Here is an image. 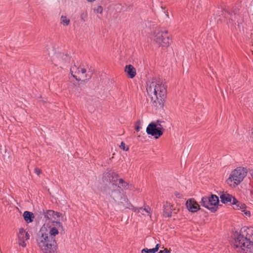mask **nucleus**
<instances>
[{"label": "nucleus", "mask_w": 253, "mask_h": 253, "mask_svg": "<svg viewBox=\"0 0 253 253\" xmlns=\"http://www.w3.org/2000/svg\"><path fill=\"white\" fill-rule=\"evenodd\" d=\"M187 210L191 212H196L200 209V205L193 198L188 199L186 202Z\"/></svg>", "instance_id": "obj_14"}, {"label": "nucleus", "mask_w": 253, "mask_h": 253, "mask_svg": "<svg viewBox=\"0 0 253 253\" xmlns=\"http://www.w3.org/2000/svg\"><path fill=\"white\" fill-rule=\"evenodd\" d=\"M168 31H159L155 36L156 42L160 45L164 47H167L169 45V37L167 35Z\"/></svg>", "instance_id": "obj_8"}, {"label": "nucleus", "mask_w": 253, "mask_h": 253, "mask_svg": "<svg viewBox=\"0 0 253 253\" xmlns=\"http://www.w3.org/2000/svg\"><path fill=\"white\" fill-rule=\"evenodd\" d=\"M163 214L165 217L171 216L172 211L173 210V206L168 202H166L163 205Z\"/></svg>", "instance_id": "obj_16"}, {"label": "nucleus", "mask_w": 253, "mask_h": 253, "mask_svg": "<svg viewBox=\"0 0 253 253\" xmlns=\"http://www.w3.org/2000/svg\"><path fill=\"white\" fill-rule=\"evenodd\" d=\"M18 238L19 245L25 247L26 246L25 241L29 239L30 235L28 232H25L23 228H20L18 234Z\"/></svg>", "instance_id": "obj_13"}, {"label": "nucleus", "mask_w": 253, "mask_h": 253, "mask_svg": "<svg viewBox=\"0 0 253 253\" xmlns=\"http://www.w3.org/2000/svg\"><path fill=\"white\" fill-rule=\"evenodd\" d=\"M163 253H170L167 249H165L163 251H162Z\"/></svg>", "instance_id": "obj_31"}, {"label": "nucleus", "mask_w": 253, "mask_h": 253, "mask_svg": "<svg viewBox=\"0 0 253 253\" xmlns=\"http://www.w3.org/2000/svg\"><path fill=\"white\" fill-rule=\"evenodd\" d=\"M140 121H137L136 124L135 125V129L136 130V131H139L140 130V129L141 128L140 126Z\"/></svg>", "instance_id": "obj_25"}, {"label": "nucleus", "mask_w": 253, "mask_h": 253, "mask_svg": "<svg viewBox=\"0 0 253 253\" xmlns=\"http://www.w3.org/2000/svg\"><path fill=\"white\" fill-rule=\"evenodd\" d=\"M247 170L245 169L242 167H238L233 170L227 181L232 182L234 181V183L238 185L242 181L246 176Z\"/></svg>", "instance_id": "obj_7"}, {"label": "nucleus", "mask_w": 253, "mask_h": 253, "mask_svg": "<svg viewBox=\"0 0 253 253\" xmlns=\"http://www.w3.org/2000/svg\"><path fill=\"white\" fill-rule=\"evenodd\" d=\"M41 170L38 168H35V173L37 174L38 175H39L41 173Z\"/></svg>", "instance_id": "obj_26"}, {"label": "nucleus", "mask_w": 253, "mask_h": 253, "mask_svg": "<svg viewBox=\"0 0 253 253\" xmlns=\"http://www.w3.org/2000/svg\"><path fill=\"white\" fill-rule=\"evenodd\" d=\"M251 245V242H249L243 236H242L241 233L235 239V242L233 247L235 249L241 248L242 250L245 251V248H249V246Z\"/></svg>", "instance_id": "obj_10"}, {"label": "nucleus", "mask_w": 253, "mask_h": 253, "mask_svg": "<svg viewBox=\"0 0 253 253\" xmlns=\"http://www.w3.org/2000/svg\"><path fill=\"white\" fill-rule=\"evenodd\" d=\"M120 148L125 151H127L129 149L128 147L126 146L124 142H121Z\"/></svg>", "instance_id": "obj_23"}, {"label": "nucleus", "mask_w": 253, "mask_h": 253, "mask_svg": "<svg viewBox=\"0 0 253 253\" xmlns=\"http://www.w3.org/2000/svg\"><path fill=\"white\" fill-rule=\"evenodd\" d=\"M87 0L89 2H93V1H95V0Z\"/></svg>", "instance_id": "obj_33"}, {"label": "nucleus", "mask_w": 253, "mask_h": 253, "mask_svg": "<svg viewBox=\"0 0 253 253\" xmlns=\"http://www.w3.org/2000/svg\"><path fill=\"white\" fill-rule=\"evenodd\" d=\"M60 23L64 26H68L70 22L69 19L67 18L66 16L62 15L60 18Z\"/></svg>", "instance_id": "obj_22"}, {"label": "nucleus", "mask_w": 253, "mask_h": 253, "mask_svg": "<svg viewBox=\"0 0 253 253\" xmlns=\"http://www.w3.org/2000/svg\"><path fill=\"white\" fill-rule=\"evenodd\" d=\"M228 14L230 15L231 16L230 19L231 20L232 22L235 21L236 16H235V13L234 12H232L231 13L229 12Z\"/></svg>", "instance_id": "obj_24"}, {"label": "nucleus", "mask_w": 253, "mask_h": 253, "mask_svg": "<svg viewBox=\"0 0 253 253\" xmlns=\"http://www.w3.org/2000/svg\"><path fill=\"white\" fill-rule=\"evenodd\" d=\"M221 202L223 204L230 203L235 205L238 209H242L245 208V205L240 203L235 197L229 194H222L220 195Z\"/></svg>", "instance_id": "obj_9"}, {"label": "nucleus", "mask_w": 253, "mask_h": 253, "mask_svg": "<svg viewBox=\"0 0 253 253\" xmlns=\"http://www.w3.org/2000/svg\"><path fill=\"white\" fill-rule=\"evenodd\" d=\"M240 233L242 236H243L246 240L251 242V239H253V228L244 227L241 228Z\"/></svg>", "instance_id": "obj_15"}, {"label": "nucleus", "mask_w": 253, "mask_h": 253, "mask_svg": "<svg viewBox=\"0 0 253 253\" xmlns=\"http://www.w3.org/2000/svg\"><path fill=\"white\" fill-rule=\"evenodd\" d=\"M175 196L178 198H180L181 197V194L179 193H176Z\"/></svg>", "instance_id": "obj_32"}, {"label": "nucleus", "mask_w": 253, "mask_h": 253, "mask_svg": "<svg viewBox=\"0 0 253 253\" xmlns=\"http://www.w3.org/2000/svg\"><path fill=\"white\" fill-rule=\"evenodd\" d=\"M119 175L113 170H110L105 172L102 176V181L105 185V186L101 190L103 194L106 198L109 200L111 198L110 193L111 191L118 190L122 191L121 187L117 185V182L118 180Z\"/></svg>", "instance_id": "obj_3"}, {"label": "nucleus", "mask_w": 253, "mask_h": 253, "mask_svg": "<svg viewBox=\"0 0 253 253\" xmlns=\"http://www.w3.org/2000/svg\"><path fill=\"white\" fill-rule=\"evenodd\" d=\"M245 211V214L246 215H248V216H250V211Z\"/></svg>", "instance_id": "obj_30"}, {"label": "nucleus", "mask_w": 253, "mask_h": 253, "mask_svg": "<svg viewBox=\"0 0 253 253\" xmlns=\"http://www.w3.org/2000/svg\"><path fill=\"white\" fill-rule=\"evenodd\" d=\"M103 10V8L101 6H98L96 11L97 13H102Z\"/></svg>", "instance_id": "obj_27"}, {"label": "nucleus", "mask_w": 253, "mask_h": 253, "mask_svg": "<svg viewBox=\"0 0 253 253\" xmlns=\"http://www.w3.org/2000/svg\"><path fill=\"white\" fill-rule=\"evenodd\" d=\"M158 253H163V252H162V251H160Z\"/></svg>", "instance_id": "obj_34"}, {"label": "nucleus", "mask_w": 253, "mask_h": 253, "mask_svg": "<svg viewBox=\"0 0 253 253\" xmlns=\"http://www.w3.org/2000/svg\"><path fill=\"white\" fill-rule=\"evenodd\" d=\"M23 216L25 220L27 223L32 222L34 218V214L28 211H25L24 212Z\"/></svg>", "instance_id": "obj_18"}, {"label": "nucleus", "mask_w": 253, "mask_h": 253, "mask_svg": "<svg viewBox=\"0 0 253 253\" xmlns=\"http://www.w3.org/2000/svg\"><path fill=\"white\" fill-rule=\"evenodd\" d=\"M156 125H157V129H160L161 131H163V127L161 124H156Z\"/></svg>", "instance_id": "obj_28"}, {"label": "nucleus", "mask_w": 253, "mask_h": 253, "mask_svg": "<svg viewBox=\"0 0 253 253\" xmlns=\"http://www.w3.org/2000/svg\"><path fill=\"white\" fill-rule=\"evenodd\" d=\"M147 92L151 102L156 108H162L166 97V87L163 82L154 81L147 84Z\"/></svg>", "instance_id": "obj_2"}, {"label": "nucleus", "mask_w": 253, "mask_h": 253, "mask_svg": "<svg viewBox=\"0 0 253 253\" xmlns=\"http://www.w3.org/2000/svg\"><path fill=\"white\" fill-rule=\"evenodd\" d=\"M218 203V197L215 195L212 194L209 197H203L201 200V205L212 212L217 211Z\"/></svg>", "instance_id": "obj_6"}, {"label": "nucleus", "mask_w": 253, "mask_h": 253, "mask_svg": "<svg viewBox=\"0 0 253 253\" xmlns=\"http://www.w3.org/2000/svg\"><path fill=\"white\" fill-rule=\"evenodd\" d=\"M70 71L72 76L77 81L87 82L91 78L92 75V71L89 69L87 70L84 66H77L74 65L71 67Z\"/></svg>", "instance_id": "obj_4"}, {"label": "nucleus", "mask_w": 253, "mask_h": 253, "mask_svg": "<svg viewBox=\"0 0 253 253\" xmlns=\"http://www.w3.org/2000/svg\"><path fill=\"white\" fill-rule=\"evenodd\" d=\"M43 215L46 220H49V222L46 223L47 224L52 222H60L58 219L61 216L62 213L53 210H47L44 212Z\"/></svg>", "instance_id": "obj_11"}, {"label": "nucleus", "mask_w": 253, "mask_h": 253, "mask_svg": "<svg viewBox=\"0 0 253 253\" xmlns=\"http://www.w3.org/2000/svg\"><path fill=\"white\" fill-rule=\"evenodd\" d=\"M252 178H253V173H252Z\"/></svg>", "instance_id": "obj_35"}, {"label": "nucleus", "mask_w": 253, "mask_h": 253, "mask_svg": "<svg viewBox=\"0 0 253 253\" xmlns=\"http://www.w3.org/2000/svg\"><path fill=\"white\" fill-rule=\"evenodd\" d=\"M63 229L62 224L60 222H52L44 224L42 227L37 239V243L43 253H54L56 251L57 245L55 237Z\"/></svg>", "instance_id": "obj_1"}, {"label": "nucleus", "mask_w": 253, "mask_h": 253, "mask_svg": "<svg viewBox=\"0 0 253 253\" xmlns=\"http://www.w3.org/2000/svg\"><path fill=\"white\" fill-rule=\"evenodd\" d=\"M119 183L122 185L123 188L125 190L131 189L132 186L129 185L128 183L125 181L123 179L120 178L119 179Z\"/></svg>", "instance_id": "obj_21"}, {"label": "nucleus", "mask_w": 253, "mask_h": 253, "mask_svg": "<svg viewBox=\"0 0 253 253\" xmlns=\"http://www.w3.org/2000/svg\"><path fill=\"white\" fill-rule=\"evenodd\" d=\"M125 72L127 73L129 77L131 79L134 78L136 75L135 69L131 65H128L126 66Z\"/></svg>", "instance_id": "obj_17"}, {"label": "nucleus", "mask_w": 253, "mask_h": 253, "mask_svg": "<svg viewBox=\"0 0 253 253\" xmlns=\"http://www.w3.org/2000/svg\"><path fill=\"white\" fill-rule=\"evenodd\" d=\"M131 210L133 211L134 212H138L139 208H135L132 206V208Z\"/></svg>", "instance_id": "obj_29"}, {"label": "nucleus", "mask_w": 253, "mask_h": 253, "mask_svg": "<svg viewBox=\"0 0 253 253\" xmlns=\"http://www.w3.org/2000/svg\"><path fill=\"white\" fill-rule=\"evenodd\" d=\"M145 211L146 213H148L147 215H149L150 217L151 216L150 211L151 208L149 206L145 207L144 208L140 207L139 208L138 211V212H141L143 215H146V214L144 213Z\"/></svg>", "instance_id": "obj_20"}, {"label": "nucleus", "mask_w": 253, "mask_h": 253, "mask_svg": "<svg viewBox=\"0 0 253 253\" xmlns=\"http://www.w3.org/2000/svg\"><path fill=\"white\" fill-rule=\"evenodd\" d=\"M111 198L109 200L115 202L119 206L129 210L132 208V205L129 202L126 195L122 191L115 190L110 192Z\"/></svg>", "instance_id": "obj_5"}, {"label": "nucleus", "mask_w": 253, "mask_h": 253, "mask_svg": "<svg viewBox=\"0 0 253 253\" xmlns=\"http://www.w3.org/2000/svg\"><path fill=\"white\" fill-rule=\"evenodd\" d=\"M146 132L148 134L151 135L157 139L163 133V131L157 129V125L154 123H151L146 128Z\"/></svg>", "instance_id": "obj_12"}, {"label": "nucleus", "mask_w": 253, "mask_h": 253, "mask_svg": "<svg viewBox=\"0 0 253 253\" xmlns=\"http://www.w3.org/2000/svg\"><path fill=\"white\" fill-rule=\"evenodd\" d=\"M159 247H160V244H157L156 245L155 248H154L150 249H148L147 248L143 249L141 251V253H155L158 251Z\"/></svg>", "instance_id": "obj_19"}]
</instances>
